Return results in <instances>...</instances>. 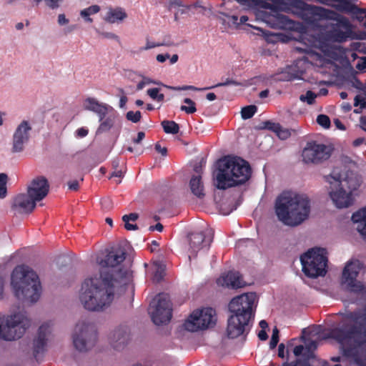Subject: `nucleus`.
I'll use <instances>...</instances> for the list:
<instances>
[{
	"label": "nucleus",
	"mask_w": 366,
	"mask_h": 366,
	"mask_svg": "<svg viewBox=\"0 0 366 366\" xmlns=\"http://www.w3.org/2000/svg\"><path fill=\"white\" fill-rule=\"evenodd\" d=\"M125 258L124 249L114 247L104 258L97 259L101 269L88 275L79 291V300L84 310L95 312L105 311L131 282L132 272L124 264Z\"/></svg>",
	"instance_id": "f257e3e1"
},
{
	"label": "nucleus",
	"mask_w": 366,
	"mask_h": 366,
	"mask_svg": "<svg viewBox=\"0 0 366 366\" xmlns=\"http://www.w3.org/2000/svg\"><path fill=\"white\" fill-rule=\"evenodd\" d=\"M345 317L354 325L348 330L335 328L332 335L341 345L344 355L352 357L358 366H362L360 359L366 352V306L347 312Z\"/></svg>",
	"instance_id": "f03ea898"
},
{
	"label": "nucleus",
	"mask_w": 366,
	"mask_h": 366,
	"mask_svg": "<svg viewBox=\"0 0 366 366\" xmlns=\"http://www.w3.org/2000/svg\"><path fill=\"white\" fill-rule=\"evenodd\" d=\"M251 174L252 169L247 162L240 157L227 156L217 162L214 183L217 189L225 190L245 183Z\"/></svg>",
	"instance_id": "7ed1b4c3"
},
{
	"label": "nucleus",
	"mask_w": 366,
	"mask_h": 366,
	"mask_svg": "<svg viewBox=\"0 0 366 366\" xmlns=\"http://www.w3.org/2000/svg\"><path fill=\"white\" fill-rule=\"evenodd\" d=\"M275 212L285 224L297 226L308 218L310 201L305 194L285 192L276 201Z\"/></svg>",
	"instance_id": "20e7f679"
},
{
	"label": "nucleus",
	"mask_w": 366,
	"mask_h": 366,
	"mask_svg": "<svg viewBox=\"0 0 366 366\" xmlns=\"http://www.w3.org/2000/svg\"><path fill=\"white\" fill-rule=\"evenodd\" d=\"M330 185V195L338 208L350 207L353 202L352 192L356 191L362 183V179L353 172L339 173L337 170L325 177Z\"/></svg>",
	"instance_id": "39448f33"
},
{
	"label": "nucleus",
	"mask_w": 366,
	"mask_h": 366,
	"mask_svg": "<svg viewBox=\"0 0 366 366\" xmlns=\"http://www.w3.org/2000/svg\"><path fill=\"white\" fill-rule=\"evenodd\" d=\"M11 286L18 300L36 302L41 287L36 273L25 265L16 266L11 274Z\"/></svg>",
	"instance_id": "423d86ee"
},
{
	"label": "nucleus",
	"mask_w": 366,
	"mask_h": 366,
	"mask_svg": "<svg viewBox=\"0 0 366 366\" xmlns=\"http://www.w3.org/2000/svg\"><path fill=\"white\" fill-rule=\"evenodd\" d=\"M29 326L30 320L24 311L0 317V339L6 341L19 339Z\"/></svg>",
	"instance_id": "0eeeda50"
},
{
	"label": "nucleus",
	"mask_w": 366,
	"mask_h": 366,
	"mask_svg": "<svg viewBox=\"0 0 366 366\" xmlns=\"http://www.w3.org/2000/svg\"><path fill=\"white\" fill-rule=\"evenodd\" d=\"M74 348L81 353L91 350L97 342V329L95 324L89 319L79 320L71 334Z\"/></svg>",
	"instance_id": "6e6552de"
},
{
	"label": "nucleus",
	"mask_w": 366,
	"mask_h": 366,
	"mask_svg": "<svg viewBox=\"0 0 366 366\" xmlns=\"http://www.w3.org/2000/svg\"><path fill=\"white\" fill-rule=\"evenodd\" d=\"M325 249L312 248L300 257L304 274L312 278L324 276L326 274L327 259Z\"/></svg>",
	"instance_id": "1a4fd4ad"
},
{
	"label": "nucleus",
	"mask_w": 366,
	"mask_h": 366,
	"mask_svg": "<svg viewBox=\"0 0 366 366\" xmlns=\"http://www.w3.org/2000/svg\"><path fill=\"white\" fill-rule=\"evenodd\" d=\"M256 306V294L249 292L233 298L229 304V310L233 315L250 320L254 316Z\"/></svg>",
	"instance_id": "9d476101"
},
{
	"label": "nucleus",
	"mask_w": 366,
	"mask_h": 366,
	"mask_svg": "<svg viewBox=\"0 0 366 366\" xmlns=\"http://www.w3.org/2000/svg\"><path fill=\"white\" fill-rule=\"evenodd\" d=\"M215 310L211 307L194 311L185 321L184 327L189 332H197L209 328L216 322Z\"/></svg>",
	"instance_id": "9b49d317"
},
{
	"label": "nucleus",
	"mask_w": 366,
	"mask_h": 366,
	"mask_svg": "<svg viewBox=\"0 0 366 366\" xmlns=\"http://www.w3.org/2000/svg\"><path fill=\"white\" fill-rule=\"evenodd\" d=\"M149 312L155 325L167 324L172 318V305L169 296L157 295L150 302Z\"/></svg>",
	"instance_id": "f8f14e48"
},
{
	"label": "nucleus",
	"mask_w": 366,
	"mask_h": 366,
	"mask_svg": "<svg viewBox=\"0 0 366 366\" xmlns=\"http://www.w3.org/2000/svg\"><path fill=\"white\" fill-rule=\"evenodd\" d=\"M360 269V262L357 260H350L346 263L341 278V285L346 290L354 292L363 290L362 284L357 280Z\"/></svg>",
	"instance_id": "ddd939ff"
},
{
	"label": "nucleus",
	"mask_w": 366,
	"mask_h": 366,
	"mask_svg": "<svg viewBox=\"0 0 366 366\" xmlns=\"http://www.w3.org/2000/svg\"><path fill=\"white\" fill-rule=\"evenodd\" d=\"M332 149L330 147L317 144L315 142H308L302 150V157L304 162L308 164H320L327 160L331 156Z\"/></svg>",
	"instance_id": "4468645a"
},
{
	"label": "nucleus",
	"mask_w": 366,
	"mask_h": 366,
	"mask_svg": "<svg viewBox=\"0 0 366 366\" xmlns=\"http://www.w3.org/2000/svg\"><path fill=\"white\" fill-rule=\"evenodd\" d=\"M31 126L28 121H22L16 128L11 142V152L19 153L24 151L29 141Z\"/></svg>",
	"instance_id": "2eb2a0df"
},
{
	"label": "nucleus",
	"mask_w": 366,
	"mask_h": 366,
	"mask_svg": "<svg viewBox=\"0 0 366 366\" xmlns=\"http://www.w3.org/2000/svg\"><path fill=\"white\" fill-rule=\"evenodd\" d=\"M350 24L347 20L341 21L331 27L325 34L326 39L332 42L342 43L352 35Z\"/></svg>",
	"instance_id": "dca6fc26"
},
{
	"label": "nucleus",
	"mask_w": 366,
	"mask_h": 366,
	"mask_svg": "<svg viewBox=\"0 0 366 366\" xmlns=\"http://www.w3.org/2000/svg\"><path fill=\"white\" fill-rule=\"evenodd\" d=\"M249 320L240 317L237 315L232 314L227 320V335L229 338L234 339L245 332H248Z\"/></svg>",
	"instance_id": "f3484780"
},
{
	"label": "nucleus",
	"mask_w": 366,
	"mask_h": 366,
	"mask_svg": "<svg viewBox=\"0 0 366 366\" xmlns=\"http://www.w3.org/2000/svg\"><path fill=\"white\" fill-rule=\"evenodd\" d=\"M49 184L47 179L43 177L34 179L27 187V194L36 202L44 199L49 193Z\"/></svg>",
	"instance_id": "a211bd4d"
},
{
	"label": "nucleus",
	"mask_w": 366,
	"mask_h": 366,
	"mask_svg": "<svg viewBox=\"0 0 366 366\" xmlns=\"http://www.w3.org/2000/svg\"><path fill=\"white\" fill-rule=\"evenodd\" d=\"M36 202L27 193L16 195L12 202L11 208L16 214H29L36 207Z\"/></svg>",
	"instance_id": "6ab92c4d"
},
{
	"label": "nucleus",
	"mask_w": 366,
	"mask_h": 366,
	"mask_svg": "<svg viewBox=\"0 0 366 366\" xmlns=\"http://www.w3.org/2000/svg\"><path fill=\"white\" fill-rule=\"evenodd\" d=\"M53 324L51 322L43 323L39 328L36 337L34 340V353L36 357L42 352L52 332Z\"/></svg>",
	"instance_id": "aec40b11"
},
{
	"label": "nucleus",
	"mask_w": 366,
	"mask_h": 366,
	"mask_svg": "<svg viewBox=\"0 0 366 366\" xmlns=\"http://www.w3.org/2000/svg\"><path fill=\"white\" fill-rule=\"evenodd\" d=\"M217 284L219 286L231 289L242 288L246 285V282L242 280L240 274L238 272L232 271L223 273L217 280Z\"/></svg>",
	"instance_id": "412c9836"
},
{
	"label": "nucleus",
	"mask_w": 366,
	"mask_h": 366,
	"mask_svg": "<svg viewBox=\"0 0 366 366\" xmlns=\"http://www.w3.org/2000/svg\"><path fill=\"white\" fill-rule=\"evenodd\" d=\"M110 345L115 350L122 349L129 341V330L126 326H119L113 330L109 335Z\"/></svg>",
	"instance_id": "4be33fe9"
},
{
	"label": "nucleus",
	"mask_w": 366,
	"mask_h": 366,
	"mask_svg": "<svg viewBox=\"0 0 366 366\" xmlns=\"http://www.w3.org/2000/svg\"><path fill=\"white\" fill-rule=\"evenodd\" d=\"M334 7L340 11L353 14L359 21L362 22L365 19L366 9L358 8L350 0H338Z\"/></svg>",
	"instance_id": "5701e85b"
},
{
	"label": "nucleus",
	"mask_w": 366,
	"mask_h": 366,
	"mask_svg": "<svg viewBox=\"0 0 366 366\" xmlns=\"http://www.w3.org/2000/svg\"><path fill=\"white\" fill-rule=\"evenodd\" d=\"M202 232L192 233L189 235V250L191 254H196L201 249L209 246L211 240H207Z\"/></svg>",
	"instance_id": "b1692460"
},
{
	"label": "nucleus",
	"mask_w": 366,
	"mask_h": 366,
	"mask_svg": "<svg viewBox=\"0 0 366 366\" xmlns=\"http://www.w3.org/2000/svg\"><path fill=\"white\" fill-rule=\"evenodd\" d=\"M352 220L357 223V229L363 236L366 237V207L355 212Z\"/></svg>",
	"instance_id": "393cba45"
},
{
	"label": "nucleus",
	"mask_w": 366,
	"mask_h": 366,
	"mask_svg": "<svg viewBox=\"0 0 366 366\" xmlns=\"http://www.w3.org/2000/svg\"><path fill=\"white\" fill-rule=\"evenodd\" d=\"M127 17V14L122 8H109L104 17V20L110 24L119 23Z\"/></svg>",
	"instance_id": "a878e982"
},
{
	"label": "nucleus",
	"mask_w": 366,
	"mask_h": 366,
	"mask_svg": "<svg viewBox=\"0 0 366 366\" xmlns=\"http://www.w3.org/2000/svg\"><path fill=\"white\" fill-rule=\"evenodd\" d=\"M84 106L86 109L92 111L97 114L109 107V105L99 102L94 98H87L84 102Z\"/></svg>",
	"instance_id": "bb28decb"
},
{
	"label": "nucleus",
	"mask_w": 366,
	"mask_h": 366,
	"mask_svg": "<svg viewBox=\"0 0 366 366\" xmlns=\"http://www.w3.org/2000/svg\"><path fill=\"white\" fill-rule=\"evenodd\" d=\"M189 186L192 192L197 197H202L204 195L203 184L199 175L193 176L190 180Z\"/></svg>",
	"instance_id": "cd10ccee"
},
{
	"label": "nucleus",
	"mask_w": 366,
	"mask_h": 366,
	"mask_svg": "<svg viewBox=\"0 0 366 366\" xmlns=\"http://www.w3.org/2000/svg\"><path fill=\"white\" fill-rule=\"evenodd\" d=\"M100 11V6L98 5H92L80 11V16L84 19L86 22L92 23L93 19L90 17L91 15L97 14Z\"/></svg>",
	"instance_id": "c85d7f7f"
},
{
	"label": "nucleus",
	"mask_w": 366,
	"mask_h": 366,
	"mask_svg": "<svg viewBox=\"0 0 366 366\" xmlns=\"http://www.w3.org/2000/svg\"><path fill=\"white\" fill-rule=\"evenodd\" d=\"M114 124V118L109 115L104 120L100 122V124L97 130V134H102L108 132Z\"/></svg>",
	"instance_id": "c756f323"
},
{
	"label": "nucleus",
	"mask_w": 366,
	"mask_h": 366,
	"mask_svg": "<svg viewBox=\"0 0 366 366\" xmlns=\"http://www.w3.org/2000/svg\"><path fill=\"white\" fill-rule=\"evenodd\" d=\"M162 126L165 133L176 134L179 132V125L173 121L164 120L162 122Z\"/></svg>",
	"instance_id": "7c9ffc66"
},
{
	"label": "nucleus",
	"mask_w": 366,
	"mask_h": 366,
	"mask_svg": "<svg viewBox=\"0 0 366 366\" xmlns=\"http://www.w3.org/2000/svg\"><path fill=\"white\" fill-rule=\"evenodd\" d=\"M165 266L161 262L154 264V272L153 275V281L156 282H160L164 275Z\"/></svg>",
	"instance_id": "2f4dec72"
},
{
	"label": "nucleus",
	"mask_w": 366,
	"mask_h": 366,
	"mask_svg": "<svg viewBox=\"0 0 366 366\" xmlns=\"http://www.w3.org/2000/svg\"><path fill=\"white\" fill-rule=\"evenodd\" d=\"M184 103L187 104L188 106L182 105L180 107V109L183 112H185L187 114H194L197 111V108L195 106L194 102H193L189 98H186L184 99Z\"/></svg>",
	"instance_id": "473e14b6"
},
{
	"label": "nucleus",
	"mask_w": 366,
	"mask_h": 366,
	"mask_svg": "<svg viewBox=\"0 0 366 366\" xmlns=\"http://www.w3.org/2000/svg\"><path fill=\"white\" fill-rule=\"evenodd\" d=\"M256 112L257 107L254 105H249L242 109L241 115L243 119H248L252 117Z\"/></svg>",
	"instance_id": "72a5a7b5"
},
{
	"label": "nucleus",
	"mask_w": 366,
	"mask_h": 366,
	"mask_svg": "<svg viewBox=\"0 0 366 366\" xmlns=\"http://www.w3.org/2000/svg\"><path fill=\"white\" fill-rule=\"evenodd\" d=\"M317 94L312 91H307L305 94H302L300 97V100L302 102H307L308 104L312 105L315 103Z\"/></svg>",
	"instance_id": "f704fd0d"
},
{
	"label": "nucleus",
	"mask_w": 366,
	"mask_h": 366,
	"mask_svg": "<svg viewBox=\"0 0 366 366\" xmlns=\"http://www.w3.org/2000/svg\"><path fill=\"white\" fill-rule=\"evenodd\" d=\"M147 93L152 99L158 102H162L164 99V95L159 93V88L149 89Z\"/></svg>",
	"instance_id": "c9c22d12"
},
{
	"label": "nucleus",
	"mask_w": 366,
	"mask_h": 366,
	"mask_svg": "<svg viewBox=\"0 0 366 366\" xmlns=\"http://www.w3.org/2000/svg\"><path fill=\"white\" fill-rule=\"evenodd\" d=\"M6 181L7 176L4 173L0 174V198L3 199L6 196Z\"/></svg>",
	"instance_id": "e433bc0d"
},
{
	"label": "nucleus",
	"mask_w": 366,
	"mask_h": 366,
	"mask_svg": "<svg viewBox=\"0 0 366 366\" xmlns=\"http://www.w3.org/2000/svg\"><path fill=\"white\" fill-rule=\"evenodd\" d=\"M168 89L174 90V91H181V90H192V91H203L211 89L212 87H204V88H198L194 86H167Z\"/></svg>",
	"instance_id": "4c0bfd02"
},
{
	"label": "nucleus",
	"mask_w": 366,
	"mask_h": 366,
	"mask_svg": "<svg viewBox=\"0 0 366 366\" xmlns=\"http://www.w3.org/2000/svg\"><path fill=\"white\" fill-rule=\"evenodd\" d=\"M305 353H307V356L310 357L312 356V351H314L317 348V343L315 340H307L305 341Z\"/></svg>",
	"instance_id": "58836bf2"
},
{
	"label": "nucleus",
	"mask_w": 366,
	"mask_h": 366,
	"mask_svg": "<svg viewBox=\"0 0 366 366\" xmlns=\"http://www.w3.org/2000/svg\"><path fill=\"white\" fill-rule=\"evenodd\" d=\"M126 118L128 121H130L133 123H137L142 118V114L139 111H129L127 113Z\"/></svg>",
	"instance_id": "ea45409f"
},
{
	"label": "nucleus",
	"mask_w": 366,
	"mask_h": 366,
	"mask_svg": "<svg viewBox=\"0 0 366 366\" xmlns=\"http://www.w3.org/2000/svg\"><path fill=\"white\" fill-rule=\"evenodd\" d=\"M242 86L243 84L242 82L237 81L234 79L227 78L225 81L218 83L216 85L211 86L212 89L219 86Z\"/></svg>",
	"instance_id": "a19ab883"
},
{
	"label": "nucleus",
	"mask_w": 366,
	"mask_h": 366,
	"mask_svg": "<svg viewBox=\"0 0 366 366\" xmlns=\"http://www.w3.org/2000/svg\"><path fill=\"white\" fill-rule=\"evenodd\" d=\"M154 84H160L159 82L156 81L151 78L147 77V76H142V81H140L137 85V90H142L144 86L147 85Z\"/></svg>",
	"instance_id": "79ce46f5"
},
{
	"label": "nucleus",
	"mask_w": 366,
	"mask_h": 366,
	"mask_svg": "<svg viewBox=\"0 0 366 366\" xmlns=\"http://www.w3.org/2000/svg\"><path fill=\"white\" fill-rule=\"evenodd\" d=\"M317 122L325 129H328L330 127V119L325 114H320L317 117Z\"/></svg>",
	"instance_id": "37998d69"
},
{
	"label": "nucleus",
	"mask_w": 366,
	"mask_h": 366,
	"mask_svg": "<svg viewBox=\"0 0 366 366\" xmlns=\"http://www.w3.org/2000/svg\"><path fill=\"white\" fill-rule=\"evenodd\" d=\"M278 342H279V330L275 327L272 330V335L271 340L269 342L270 349L275 348Z\"/></svg>",
	"instance_id": "c03bdc74"
},
{
	"label": "nucleus",
	"mask_w": 366,
	"mask_h": 366,
	"mask_svg": "<svg viewBox=\"0 0 366 366\" xmlns=\"http://www.w3.org/2000/svg\"><path fill=\"white\" fill-rule=\"evenodd\" d=\"M95 31L99 35H100L103 38L111 40H116L117 41L119 40V36L112 32L101 31L98 29H96Z\"/></svg>",
	"instance_id": "a18cd8bd"
},
{
	"label": "nucleus",
	"mask_w": 366,
	"mask_h": 366,
	"mask_svg": "<svg viewBox=\"0 0 366 366\" xmlns=\"http://www.w3.org/2000/svg\"><path fill=\"white\" fill-rule=\"evenodd\" d=\"M276 134L280 139L285 140L290 137L291 133L289 129L280 127Z\"/></svg>",
	"instance_id": "49530a36"
},
{
	"label": "nucleus",
	"mask_w": 366,
	"mask_h": 366,
	"mask_svg": "<svg viewBox=\"0 0 366 366\" xmlns=\"http://www.w3.org/2000/svg\"><path fill=\"white\" fill-rule=\"evenodd\" d=\"M280 124L274 122H272L269 121L264 122V127L274 132V133H277L278 129H280Z\"/></svg>",
	"instance_id": "de8ad7c7"
},
{
	"label": "nucleus",
	"mask_w": 366,
	"mask_h": 366,
	"mask_svg": "<svg viewBox=\"0 0 366 366\" xmlns=\"http://www.w3.org/2000/svg\"><path fill=\"white\" fill-rule=\"evenodd\" d=\"M239 4L244 6L259 5L262 0H236Z\"/></svg>",
	"instance_id": "09e8293b"
},
{
	"label": "nucleus",
	"mask_w": 366,
	"mask_h": 366,
	"mask_svg": "<svg viewBox=\"0 0 366 366\" xmlns=\"http://www.w3.org/2000/svg\"><path fill=\"white\" fill-rule=\"evenodd\" d=\"M354 106L357 107L360 106V109H363L366 107V102L364 98L361 97L360 95H357L355 97Z\"/></svg>",
	"instance_id": "8fccbe9b"
},
{
	"label": "nucleus",
	"mask_w": 366,
	"mask_h": 366,
	"mask_svg": "<svg viewBox=\"0 0 366 366\" xmlns=\"http://www.w3.org/2000/svg\"><path fill=\"white\" fill-rule=\"evenodd\" d=\"M113 110V108L111 106H109L108 108H106L105 109L102 111L101 113H99L97 114L99 117V122H100L104 120L107 117V115L109 114Z\"/></svg>",
	"instance_id": "3c124183"
},
{
	"label": "nucleus",
	"mask_w": 366,
	"mask_h": 366,
	"mask_svg": "<svg viewBox=\"0 0 366 366\" xmlns=\"http://www.w3.org/2000/svg\"><path fill=\"white\" fill-rule=\"evenodd\" d=\"M162 44H156V43H154V42H151L149 41L148 39L147 40V44L145 45V46L144 47H141L139 49V51H145V50H148V49H152V48H155V47H157V46H162Z\"/></svg>",
	"instance_id": "603ef678"
},
{
	"label": "nucleus",
	"mask_w": 366,
	"mask_h": 366,
	"mask_svg": "<svg viewBox=\"0 0 366 366\" xmlns=\"http://www.w3.org/2000/svg\"><path fill=\"white\" fill-rule=\"evenodd\" d=\"M124 172L122 169H115L111 174L109 178L117 177L121 179L124 177ZM121 182L120 179L117 180V183L119 184Z\"/></svg>",
	"instance_id": "864d4df0"
},
{
	"label": "nucleus",
	"mask_w": 366,
	"mask_h": 366,
	"mask_svg": "<svg viewBox=\"0 0 366 366\" xmlns=\"http://www.w3.org/2000/svg\"><path fill=\"white\" fill-rule=\"evenodd\" d=\"M304 352V355L307 356L305 353V347L303 345H297L293 350V353L295 356H300Z\"/></svg>",
	"instance_id": "5fc2aeb1"
},
{
	"label": "nucleus",
	"mask_w": 366,
	"mask_h": 366,
	"mask_svg": "<svg viewBox=\"0 0 366 366\" xmlns=\"http://www.w3.org/2000/svg\"><path fill=\"white\" fill-rule=\"evenodd\" d=\"M44 1H46V5L54 9H56L59 6V2L61 1V0H44Z\"/></svg>",
	"instance_id": "6e6d98bb"
},
{
	"label": "nucleus",
	"mask_w": 366,
	"mask_h": 366,
	"mask_svg": "<svg viewBox=\"0 0 366 366\" xmlns=\"http://www.w3.org/2000/svg\"><path fill=\"white\" fill-rule=\"evenodd\" d=\"M356 68L360 71L366 69V56L360 58L359 61L356 64Z\"/></svg>",
	"instance_id": "4d7b16f0"
},
{
	"label": "nucleus",
	"mask_w": 366,
	"mask_h": 366,
	"mask_svg": "<svg viewBox=\"0 0 366 366\" xmlns=\"http://www.w3.org/2000/svg\"><path fill=\"white\" fill-rule=\"evenodd\" d=\"M57 22L59 25L64 26L69 22V20L66 17L65 14H60L58 15Z\"/></svg>",
	"instance_id": "13d9d810"
},
{
	"label": "nucleus",
	"mask_w": 366,
	"mask_h": 366,
	"mask_svg": "<svg viewBox=\"0 0 366 366\" xmlns=\"http://www.w3.org/2000/svg\"><path fill=\"white\" fill-rule=\"evenodd\" d=\"M138 219V214L137 213H130L125 214L122 217V220H128L134 222Z\"/></svg>",
	"instance_id": "bf43d9fd"
},
{
	"label": "nucleus",
	"mask_w": 366,
	"mask_h": 366,
	"mask_svg": "<svg viewBox=\"0 0 366 366\" xmlns=\"http://www.w3.org/2000/svg\"><path fill=\"white\" fill-rule=\"evenodd\" d=\"M88 134V129L84 127L79 128L76 131V135L78 137L83 138L85 137Z\"/></svg>",
	"instance_id": "052dcab7"
},
{
	"label": "nucleus",
	"mask_w": 366,
	"mask_h": 366,
	"mask_svg": "<svg viewBox=\"0 0 366 366\" xmlns=\"http://www.w3.org/2000/svg\"><path fill=\"white\" fill-rule=\"evenodd\" d=\"M124 222V227L126 229L132 231V230H136L137 229V225L136 224L130 223V221L128 220H123Z\"/></svg>",
	"instance_id": "680f3d73"
},
{
	"label": "nucleus",
	"mask_w": 366,
	"mask_h": 366,
	"mask_svg": "<svg viewBox=\"0 0 366 366\" xmlns=\"http://www.w3.org/2000/svg\"><path fill=\"white\" fill-rule=\"evenodd\" d=\"M155 149L159 152L162 156H166L167 154V149L166 147H162L161 145L157 143L155 144Z\"/></svg>",
	"instance_id": "e2e57ef3"
},
{
	"label": "nucleus",
	"mask_w": 366,
	"mask_h": 366,
	"mask_svg": "<svg viewBox=\"0 0 366 366\" xmlns=\"http://www.w3.org/2000/svg\"><path fill=\"white\" fill-rule=\"evenodd\" d=\"M68 186L69 189L76 191L79 188V182L77 180L69 182Z\"/></svg>",
	"instance_id": "0e129e2a"
},
{
	"label": "nucleus",
	"mask_w": 366,
	"mask_h": 366,
	"mask_svg": "<svg viewBox=\"0 0 366 366\" xmlns=\"http://www.w3.org/2000/svg\"><path fill=\"white\" fill-rule=\"evenodd\" d=\"M145 137V134L143 132H139L137 134V138L133 139L134 143L135 144H139L143 140V139Z\"/></svg>",
	"instance_id": "69168bd1"
},
{
	"label": "nucleus",
	"mask_w": 366,
	"mask_h": 366,
	"mask_svg": "<svg viewBox=\"0 0 366 366\" xmlns=\"http://www.w3.org/2000/svg\"><path fill=\"white\" fill-rule=\"evenodd\" d=\"M170 58V56L169 54H158L157 56V61L160 62V63H163L167 59H169Z\"/></svg>",
	"instance_id": "338daca9"
},
{
	"label": "nucleus",
	"mask_w": 366,
	"mask_h": 366,
	"mask_svg": "<svg viewBox=\"0 0 366 366\" xmlns=\"http://www.w3.org/2000/svg\"><path fill=\"white\" fill-rule=\"evenodd\" d=\"M285 345L281 343L278 347V356L281 358L285 357Z\"/></svg>",
	"instance_id": "774afa93"
}]
</instances>
